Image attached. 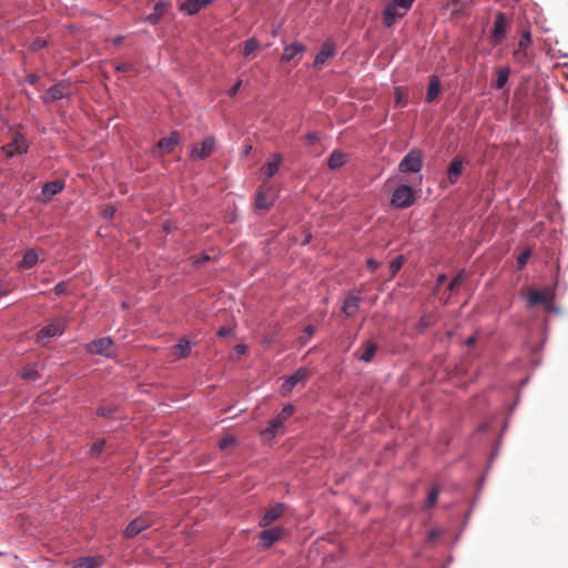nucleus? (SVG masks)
Listing matches in <instances>:
<instances>
[{
	"mask_svg": "<svg viewBox=\"0 0 568 568\" xmlns=\"http://www.w3.org/2000/svg\"><path fill=\"white\" fill-rule=\"evenodd\" d=\"M315 333V328L314 326L312 325H307L304 329H303V333L302 335L298 337L297 342L301 346H305L311 337L314 335Z\"/></svg>",
	"mask_w": 568,
	"mask_h": 568,
	"instance_id": "473e14b6",
	"label": "nucleus"
},
{
	"mask_svg": "<svg viewBox=\"0 0 568 568\" xmlns=\"http://www.w3.org/2000/svg\"><path fill=\"white\" fill-rule=\"evenodd\" d=\"M532 43L531 34L529 31L524 32L521 39L518 43V49L520 51H526L527 48Z\"/></svg>",
	"mask_w": 568,
	"mask_h": 568,
	"instance_id": "c9c22d12",
	"label": "nucleus"
},
{
	"mask_svg": "<svg viewBox=\"0 0 568 568\" xmlns=\"http://www.w3.org/2000/svg\"><path fill=\"white\" fill-rule=\"evenodd\" d=\"M271 202L266 200L264 192H258L255 199V206L257 209H267L271 206Z\"/></svg>",
	"mask_w": 568,
	"mask_h": 568,
	"instance_id": "e433bc0d",
	"label": "nucleus"
},
{
	"mask_svg": "<svg viewBox=\"0 0 568 568\" xmlns=\"http://www.w3.org/2000/svg\"><path fill=\"white\" fill-rule=\"evenodd\" d=\"M311 375V372L307 367H300L292 375L287 376L281 385V393L283 396H286L292 393L294 387L301 383L306 381Z\"/></svg>",
	"mask_w": 568,
	"mask_h": 568,
	"instance_id": "423d86ee",
	"label": "nucleus"
},
{
	"mask_svg": "<svg viewBox=\"0 0 568 568\" xmlns=\"http://www.w3.org/2000/svg\"><path fill=\"white\" fill-rule=\"evenodd\" d=\"M173 355L178 358H185L190 355L191 343L187 339L181 338L172 348Z\"/></svg>",
	"mask_w": 568,
	"mask_h": 568,
	"instance_id": "bb28decb",
	"label": "nucleus"
},
{
	"mask_svg": "<svg viewBox=\"0 0 568 568\" xmlns=\"http://www.w3.org/2000/svg\"><path fill=\"white\" fill-rule=\"evenodd\" d=\"M65 184L61 180L50 181L43 184L41 189V201L49 202L54 195L59 194Z\"/></svg>",
	"mask_w": 568,
	"mask_h": 568,
	"instance_id": "ddd939ff",
	"label": "nucleus"
},
{
	"mask_svg": "<svg viewBox=\"0 0 568 568\" xmlns=\"http://www.w3.org/2000/svg\"><path fill=\"white\" fill-rule=\"evenodd\" d=\"M215 149V139L214 136H206L201 145H193L192 149H191V156L195 158V159H199V160H203L205 158H207L209 155H211V153L214 151Z\"/></svg>",
	"mask_w": 568,
	"mask_h": 568,
	"instance_id": "9b49d317",
	"label": "nucleus"
},
{
	"mask_svg": "<svg viewBox=\"0 0 568 568\" xmlns=\"http://www.w3.org/2000/svg\"><path fill=\"white\" fill-rule=\"evenodd\" d=\"M103 562L102 556H85L75 560L72 568H99Z\"/></svg>",
	"mask_w": 568,
	"mask_h": 568,
	"instance_id": "aec40b11",
	"label": "nucleus"
},
{
	"mask_svg": "<svg viewBox=\"0 0 568 568\" xmlns=\"http://www.w3.org/2000/svg\"><path fill=\"white\" fill-rule=\"evenodd\" d=\"M285 511V504L277 503L274 507L266 510L265 514L262 516V518L258 521L260 527H267L273 521L278 519Z\"/></svg>",
	"mask_w": 568,
	"mask_h": 568,
	"instance_id": "2eb2a0df",
	"label": "nucleus"
},
{
	"mask_svg": "<svg viewBox=\"0 0 568 568\" xmlns=\"http://www.w3.org/2000/svg\"><path fill=\"white\" fill-rule=\"evenodd\" d=\"M476 342V335H470L468 338H466L465 344L467 346L473 345Z\"/></svg>",
	"mask_w": 568,
	"mask_h": 568,
	"instance_id": "13d9d810",
	"label": "nucleus"
},
{
	"mask_svg": "<svg viewBox=\"0 0 568 568\" xmlns=\"http://www.w3.org/2000/svg\"><path fill=\"white\" fill-rule=\"evenodd\" d=\"M113 345V341L111 337H101L93 339L87 345V351L90 354L101 355L105 357H111L110 349Z\"/></svg>",
	"mask_w": 568,
	"mask_h": 568,
	"instance_id": "6e6552de",
	"label": "nucleus"
},
{
	"mask_svg": "<svg viewBox=\"0 0 568 568\" xmlns=\"http://www.w3.org/2000/svg\"><path fill=\"white\" fill-rule=\"evenodd\" d=\"M210 260V257L207 255H203L201 258H199L197 261H195L196 264H204L206 263L207 261Z\"/></svg>",
	"mask_w": 568,
	"mask_h": 568,
	"instance_id": "052dcab7",
	"label": "nucleus"
},
{
	"mask_svg": "<svg viewBox=\"0 0 568 568\" xmlns=\"http://www.w3.org/2000/svg\"><path fill=\"white\" fill-rule=\"evenodd\" d=\"M404 264V256L398 255L389 263V273L390 276H394L403 266Z\"/></svg>",
	"mask_w": 568,
	"mask_h": 568,
	"instance_id": "f704fd0d",
	"label": "nucleus"
},
{
	"mask_svg": "<svg viewBox=\"0 0 568 568\" xmlns=\"http://www.w3.org/2000/svg\"><path fill=\"white\" fill-rule=\"evenodd\" d=\"M232 333H233L232 328H230L227 326H222L216 332L219 337H227V336L232 335Z\"/></svg>",
	"mask_w": 568,
	"mask_h": 568,
	"instance_id": "a18cd8bd",
	"label": "nucleus"
},
{
	"mask_svg": "<svg viewBox=\"0 0 568 568\" xmlns=\"http://www.w3.org/2000/svg\"><path fill=\"white\" fill-rule=\"evenodd\" d=\"M39 75L34 74V73H31V74H28L27 75V81L30 83V84H37L39 82Z\"/></svg>",
	"mask_w": 568,
	"mask_h": 568,
	"instance_id": "5fc2aeb1",
	"label": "nucleus"
},
{
	"mask_svg": "<svg viewBox=\"0 0 568 568\" xmlns=\"http://www.w3.org/2000/svg\"><path fill=\"white\" fill-rule=\"evenodd\" d=\"M20 376L23 379H28V381H37L41 377L36 365H29V366L24 367L21 371Z\"/></svg>",
	"mask_w": 568,
	"mask_h": 568,
	"instance_id": "c756f323",
	"label": "nucleus"
},
{
	"mask_svg": "<svg viewBox=\"0 0 568 568\" xmlns=\"http://www.w3.org/2000/svg\"><path fill=\"white\" fill-rule=\"evenodd\" d=\"M283 529L280 527H274L270 529H265L260 534V546L262 548H270L273 544H275L282 537Z\"/></svg>",
	"mask_w": 568,
	"mask_h": 568,
	"instance_id": "4468645a",
	"label": "nucleus"
},
{
	"mask_svg": "<svg viewBox=\"0 0 568 568\" xmlns=\"http://www.w3.org/2000/svg\"><path fill=\"white\" fill-rule=\"evenodd\" d=\"M1 151L4 152L8 158H12L14 155L27 153L28 144L22 135L17 134L10 143L1 148Z\"/></svg>",
	"mask_w": 568,
	"mask_h": 568,
	"instance_id": "9d476101",
	"label": "nucleus"
},
{
	"mask_svg": "<svg viewBox=\"0 0 568 568\" xmlns=\"http://www.w3.org/2000/svg\"><path fill=\"white\" fill-rule=\"evenodd\" d=\"M121 40H122V38H120V37H119V38H116V39H115V43H120V42H121Z\"/></svg>",
	"mask_w": 568,
	"mask_h": 568,
	"instance_id": "0e129e2a",
	"label": "nucleus"
},
{
	"mask_svg": "<svg viewBox=\"0 0 568 568\" xmlns=\"http://www.w3.org/2000/svg\"><path fill=\"white\" fill-rule=\"evenodd\" d=\"M463 172V162L462 160L455 158L449 166H448V171H447V179L449 181L450 184H455L459 178V175L462 174Z\"/></svg>",
	"mask_w": 568,
	"mask_h": 568,
	"instance_id": "5701e85b",
	"label": "nucleus"
},
{
	"mask_svg": "<svg viewBox=\"0 0 568 568\" xmlns=\"http://www.w3.org/2000/svg\"><path fill=\"white\" fill-rule=\"evenodd\" d=\"M460 0H450L452 3L456 4L458 3Z\"/></svg>",
	"mask_w": 568,
	"mask_h": 568,
	"instance_id": "69168bd1",
	"label": "nucleus"
},
{
	"mask_svg": "<svg viewBox=\"0 0 568 568\" xmlns=\"http://www.w3.org/2000/svg\"><path fill=\"white\" fill-rule=\"evenodd\" d=\"M47 45V41L42 38H37L30 44V50L36 52L40 49H43Z\"/></svg>",
	"mask_w": 568,
	"mask_h": 568,
	"instance_id": "37998d69",
	"label": "nucleus"
},
{
	"mask_svg": "<svg viewBox=\"0 0 568 568\" xmlns=\"http://www.w3.org/2000/svg\"><path fill=\"white\" fill-rule=\"evenodd\" d=\"M306 139L311 142V143H315L320 140V136L316 132H308L306 134Z\"/></svg>",
	"mask_w": 568,
	"mask_h": 568,
	"instance_id": "864d4df0",
	"label": "nucleus"
},
{
	"mask_svg": "<svg viewBox=\"0 0 568 568\" xmlns=\"http://www.w3.org/2000/svg\"><path fill=\"white\" fill-rule=\"evenodd\" d=\"M213 0H185L180 6V11L186 16L199 13L203 7L211 4Z\"/></svg>",
	"mask_w": 568,
	"mask_h": 568,
	"instance_id": "dca6fc26",
	"label": "nucleus"
},
{
	"mask_svg": "<svg viewBox=\"0 0 568 568\" xmlns=\"http://www.w3.org/2000/svg\"><path fill=\"white\" fill-rule=\"evenodd\" d=\"M245 351H246V347H245V345H243V344H239V345H236V346H235V352H236L237 354H244V353H245Z\"/></svg>",
	"mask_w": 568,
	"mask_h": 568,
	"instance_id": "4d7b16f0",
	"label": "nucleus"
},
{
	"mask_svg": "<svg viewBox=\"0 0 568 568\" xmlns=\"http://www.w3.org/2000/svg\"><path fill=\"white\" fill-rule=\"evenodd\" d=\"M509 74H510L509 68H503L498 71L497 79H496V88L497 89H503L506 85V83L509 79Z\"/></svg>",
	"mask_w": 568,
	"mask_h": 568,
	"instance_id": "2f4dec72",
	"label": "nucleus"
},
{
	"mask_svg": "<svg viewBox=\"0 0 568 568\" xmlns=\"http://www.w3.org/2000/svg\"><path fill=\"white\" fill-rule=\"evenodd\" d=\"M67 328V324L62 318H55L53 322L44 325L37 334V342L43 344L44 339L54 336H61Z\"/></svg>",
	"mask_w": 568,
	"mask_h": 568,
	"instance_id": "39448f33",
	"label": "nucleus"
},
{
	"mask_svg": "<svg viewBox=\"0 0 568 568\" xmlns=\"http://www.w3.org/2000/svg\"><path fill=\"white\" fill-rule=\"evenodd\" d=\"M65 292H67V284H65V282L61 281L58 284H55V286H54L55 295H61V294H64Z\"/></svg>",
	"mask_w": 568,
	"mask_h": 568,
	"instance_id": "de8ad7c7",
	"label": "nucleus"
},
{
	"mask_svg": "<svg viewBox=\"0 0 568 568\" xmlns=\"http://www.w3.org/2000/svg\"><path fill=\"white\" fill-rule=\"evenodd\" d=\"M181 136L178 131H172L168 138L161 139L154 149V156L169 154L180 143Z\"/></svg>",
	"mask_w": 568,
	"mask_h": 568,
	"instance_id": "0eeeda50",
	"label": "nucleus"
},
{
	"mask_svg": "<svg viewBox=\"0 0 568 568\" xmlns=\"http://www.w3.org/2000/svg\"><path fill=\"white\" fill-rule=\"evenodd\" d=\"M527 378L521 382V386L526 385Z\"/></svg>",
	"mask_w": 568,
	"mask_h": 568,
	"instance_id": "338daca9",
	"label": "nucleus"
},
{
	"mask_svg": "<svg viewBox=\"0 0 568 568\" xmlns=\"http://www.w3.org/2000/svg\"><path fill=\"white\" fill-rule=\"evenodd\" d=\"M335 52H336L335 44L332 41L324 42L323 45L321 47L320 51L315 55V59L313 62L314 68H316V69L322 68L328 59H331L335 55Z\"/></svg>",
	"mask_w": 568,
	"mask_h": 568,
	"instance_id": "f8f14e48",
	"label": "nucleus"
},
{
	"mask_svg": "<svg viewBox=\"0 0 568 568\" xmlns=\"http://www.w3.org/2000/svg\"><path fill=\"white\" fill-rule=\"evenodd\" d=\"M233 443V438L232 437H224L220 440L219 443V447L221 449H225L227 448L231 444Z\"/></svg>",
	"mask_w": 568,
	"mask_h": 568,
	"instance_id": "8fccbe9b",
	"label": "nucleus"
},
{
	"mask_svg": "<svg viewBox=\"0 0 568 568\" xmlns=\"http://www.w3.org/2000/svg\"><path fill=\"white\" fill-rule=\"evenodd\" d=\"M359 296L351 294L343 301L342 312L348 317L354 316L359 310Z\"/></svg>",
	"mask_w": 568,
	"mask_h": 568,
	"instance_id": "412c9836",
	"label": "nucleus"
},
{
	"mask_svg": "<svg viewBox=\"0 0 568 568\" xmlns=\"http://www.w3.org/2000/svg\"><path fill=\"white\" fill-rule=\"evenodd\" d=\"M105 446V442L104 440H97L92 447H91V455L92 456H98L104 448Z\"/></svg>",
	"mask_w": 568,
	"mask_h": 568,
	"instance_id": "c03bdc74",
	"label": "nucleus"
},
{
	"mask_svg": "<svg viewBox=\"0 0 568 568\" xmlns=\"http://www.w3.org/2000/svg\"><path fill=\"white\" fill-rule=\"evenodd\" d=\"M282 417L275 416L266 428L261 432V437L264 440H272L277 435L278 429L284 425Z\"/></svg>",
	"mask_w": 568,
	"mask_h": 568,
	"instance_id": "6ab92c4d",
	"label": "nucleus"
},
{
	"mask_svg": "<svg viewBox=\"0 0 568 568\" xmlns=\"http://www.w3.org/2000/svg\"><path fill=\"white\" fill-rule=\"evenodd\" d=\"M415 0H390L383 11V23L392 28L398 19H402L410 10Z\"/></svg>",
	"mask_w": 568,
	"mask_h": 568,
	"instance_id": "f257e3e1",
	"label": "nucleus"
},
{
	"mask_svg": "<svg viewBox=\"0 0 568 568\" xmlns=\"http://www.w3.org/2000/svg\"><path fill=\"white\" fill-rule=\"evenodd\" d=\"M67 97V93L64 91V87L63 84H54L52 87H50L44 97H43V101L44 102H49V101H57V100H61L63 98Z\"/></svg>",
	"mask_w": 568,
	"mask_h": 568,
	"instance_id": "4be33fe9",
	"label": "nucleus"
},
{
	"mask_svg": "<svg viewBox=\"0 0 568 568\" xmlns=\"http://www.w3.org/2000/svg\"><path fill=\"white\" fill-rule=\"evenodd\" d=\"M507 33V19L504 12H498L494 21L491 42L494 45L500 44Z\"/></svg>",
	"mask_w": 568,
	"mask_h": 568,
	"instance_id": "1a4fd4ad",
	"label": "nucleus"
},
{
	"mask_svg": "<svg viewBox=\"0 0 568 568\" xmlns=\"http://www.w3.org/2000/svg\"><path fill=\"white\" fill-rule=\"evenodd\" d=\"M169 6V1L160 0L154 4L153 12L145 17V21L152 26L159 23L161 18L164 16L166 8Z\"/></svg>",
	"mask_w": 568,
	"mask_h": 568,
	"instance_id": "a211bd4d",
	"label": "nucleus"
},
{
	"mask_svg": "<svg viewBox=\"0 0 568 568\" xmlns=\"http://www.w3.org/2000/svg\"><path fill=\"white\" fill-rule=\"evenodd\" d=\"M416 196L412 186L399 184L393 192L390 205L396 209H408L415 203Z\"/></svg>",
	"mask_w": 568,
	"mask_h": 568,
	"instance_id": "f03ea898",
	"label": "nucleus"
},
{
	"mask_svg": "<svg viewBox=\"0 0 568 568\" xmlns=\"http://www.w3.org/2000/svg\"><path fill=\"white\" fill-rule=\"evenodd\" d=\"M554 300V291L549 287L544 290H535L528 293L527 303L528 306H535L537 304H542L549 311H555L552 305Z\"/></svg>",
	"mask_w": 568,
	"mask_h": 568,
	"instance_id": "20e7f679",
	"label": "nucleus"
},
{
	"mask_svg": "<svg viewBox=\"0 0 568 568\" xmlns=\"http://www.w3.org/2000/svg\"><path fill=\"white\" fill-rule=\"evenodd\" d=\"M304 51L305 45L300 42H293L284 48L281 59L283 61H291L296 54Z\"/></svg>",
	"mask_w": 568,
	"mask_h": 568,
	"instance_id": "b1692460",
	"label": "nucleus"
},
{
	"mask_svg": "<svg viewBox=\"0 0 568 568\" xmlns=\"http://www.w3.org/2000/svg\"><path fill=\"white\" fill-rule=\"evenodd\" d=\"M149 527V520L144 518H135L128 524V526L124 529V535L128 538H133Z\"/></svg>",
	"mask_w": 568,
	"mask_h": 568,
	"instance_id": "f3484780",
	"label": "nucleus"
},
{
	"mask_svg": "<svg viewBox=\"0 0 568 568\" xmlns=\"http://www.w3.org/2000/svg\"><path fill=\"white\" fill-rule=\"evenodd\" d=\"M131 69H132V64L129 62H123L115 67V70L121 71V72L130 71Z\"/></svg>",
	"mask_w": 568,
	"mask_h": 568,
	"instance_id": "3c124183",
	"label": "nucleus"
},
{
	"mask_svg": "<svg viewBox=\"0 0 568 568\" xmlns=\"http://www.w3.org/2000/svg\"><path fill=\"white\" fill-rule=\"evenodd\" d=\"M439 534H440V532H439V530H437V529H432V530L428 532V535H427V539H428L429 541H434V540L439 536Z\"/></svg>",
	"mask_w": 568,
	"mask_h": 568,
	"instance_id": "6e6d98bb",
	"label": "nucleus"
},
{
	"mask_svg": "<svg viewBox=\"0 0 568 568\" xmlns=\"http://www.w3.org/2000/svg\"><path fill=\"white\" fill-rule=\"evenodd\" d=\"M8 294H9V291L7 288L0 286V296H6Z\"/></svg>",
	"mask_w": 568,
	"mask_h": 568,
	"instance_id": "680f3d73",
	"label": "nucleus"
},
{
	"mask_svg": "<svg viewBox=\"0 0 568 568\" xmlns=\"http://www.w3.org/2000/svg\"><path fill=\"white\" fill-rule=\"evenodd\" d=\"M346 163V155L339 150H334L327 160V166L331 170H336L342 168Z\"/></svg>",
	"mask_w": 568,
	"mask_h": 568,
	"instance_id": "a878e982",
	"label": "nucleus"
},
{
	"mask_svg": "<svg viewBox=\"0 0 568 568\" xmlns=\"http://www.w3.org/2000/svg\"><path fill=\"white\" fill-rule=\"evenodd\" d=\"M281 163H282V155L280 153H274L272 155V161H270L265 165L266 176H268V178L274 176L277 173Z\"/></svg>",
	"mask_w": 568,
	"mask_h": 568,
	"instance_id": "cd10ccee",
	"label": "nucleus"
},
{
	"mask_svg": "<svg viewBox=\"0 0 568 568\" xmlns=\"http://www.w3.org/2000/svg\"><path fill=\"white\" fill-rule=\"evenodd\" d=\"M423 169V155L417 149L410 150L399 162L402 173H418Z\"/></svg>",
	"mask_w": 568,
	"mask_h": 568,
	"instance_id": "7ed1b4c3",
	"label": "nucleus"
},
{
	"mask_svg": "<svg viewBox=\"0 0 568 568\" xmlns=\"http://www.w3.org/2000/svg\"><path fill=\"white\" fill-rule=\"evenodd\" d=\"M366 265L371 271H375L379 266V263L376 262L374 258H368L366 261Z\"/></svg>",
	"mask_w": 568,
	"mask_h": 568,
	"instance_id": "603ef678",
	"label": "nucleus"
},
{
	"mask_svg": "<svg viewBox=\"0 0 568 568\" xmlns=\"http://www.w3.org/2000/svg\"><path fill=\"white\" fill-rule=\"evenodd\" d=\"M38 262V254L33 250H28L22 257L21 265L26 268H31Z\"/></svg>",
	"mask_w": 568,
	"mask_h": 568,
	"instance_id": "c85d7f7f",
	"label": "nucleus"
},
{
	"mask_svg": "<svg viewBox=\"0 0 568 568\" xmlns=\"http://www.w3.org/2000/svg\"><path fill=\"white\" fill-rule=\"evenodd\" d=\"M465 278V270H460L458 274L449 282L448 290L453 292Z\"/></svg>",
	"mask_w": 568,
	"mask_h": 568,
	"instance_id": "4c0bfd02",
	"label": "nucleus"
},
{
	"mask_svg": "<svg viewBox=\"0 0 568 568\" xmlns=\"http://www.w3.org/2000/svg\"><path fill=\"white\" fill-rule=\"evenodd\" d=\"M445 281H446V275H445V274H439V275L437 276V278H436V283H437L438 285L444 284V282H445Z\"/></svg>",
	"mask_w": 568,
	"mask_h": 568,
	"instance_id": "bf43d9fd",
	"label": "nucleus"
},
{
	"mask_svg": "<svg viewBox=\"0 0 568 568\" xmlns=\"http://www.w3.org/2000/svg\"><path fill=\"white\" fill-rule=\"evenodd\" d=\"M529 256H530V252H529V251H525V252H523V253L518 256L517 262H518V264H519V266H520V267H521V266H524V265H526V263H527V261H528Z\"/></svg>",
	"mask_w": 568,
	"mask_h": 568,
	"instance_id": "49530a36",
	"label": "nucleus"
},
{
	"mask_svg": "<svg viewBox=\"0 0 568 568\" xmlns=\"http://www.w3.org/2000/svg\"><path fill=\"white\" fill-rule=\"evenodd\" d=\"M242 85V81L241 80H237L229 90V95L230 97H235L240 90Z\"/></svg>",
	"mask_w": 568,
	"mask_h": 568,
	"instance_id": "09e8293b",
	"label": "nucleus"
},
{
	"mask_svg": "<svg viewBox=\"0 0 568 568\" xmlns=\"http://www.w3.org/2000/svg\"><path fill=\"white\" fill-rule=\"evenodd\" d=\"M437 498H438V489L436 488H432L428 494H427V498H426V503H425V506L426 507H432L436 504L437 501Z\"/></svg>",
	"mask_w": 568,
	"mask_h": 568,
	"instance_id": "58836bf2",
	"label": "nucleus"
},
{
	"mask_svg": "<svg viewBox=\"0 0 568 568\" xmlns=\"http://www.w3.org/2000/svg\"><path fill=\"white\" fill-rule=\"evenodd\" d=\"M376 351H377V344L376 343H369V344L366 345L365 351L358 357V359L362 361V362H365V363H369L373 359Z\"/></svg>",
	"mask_w": 568,
	"mask_h": 568,
	"instance_id": "7c9ffc66",
	"label": "nucleus"
},
{
	"mask_svg": "<svg viewBox=\"0 0 568 568\" xmlns=\"http://www.w3.org/2000/svg\"><path fill=\"white\" fill-rule=\"evenodd\" d=\"M258 41L256 38H250L244 42L243 54L248 57L253 51L258 48Z\"/></svg>",
	"mask_w": 568,
	"mask_h": 568,
	"instance_id": "72a5a7b5",
	"label": "nucleus"
},
{
	"mask_svg": "<svg viewBox=\"0 0 568 568\" xmlns=\"http://www.w3.org/2000/svg\"><path fill=\"white\" fill-rule=\"evenodd\" d=\"M115 412V407L113 405H106L99 407L97 409V415L101 417L111 416Z\"/></svg>",
	"mask_w": 568,
	"mask_h": 568,
	"instance_id": "ea45409f",
	"label": "nucleus"
},
{
	"mask_svg": "<svg viewBox=\"0 0 568 568\" xmlns=\"http://www.w3.org/2000/svg\"><path fill=\"white\" fill-rule=\"evenodd\" d=\"M432 317L429 315H423L417 322V329L423 331L432 325Z\"/></svg>",
	"mask_w": 568,
	"mask_h": 568,
	"instance_id": "a19ab883",
	"label": "nucleus"
},
{
	"mask_svg": "<svg viewBox=\"0 0 568 568\" xmlns=\"http://www.w3.org/2000/svg\"><path fill=\"white\" fill-rule=\"evenodd\" d=\"M440 91V81L438 77L432 75L429 78V84L426 94V102L432 103L436 100Z\"/></svg>",
	"mask_w": 568,
	"mask_h": 568,
	"instance_id": "393cba45",
	"label": "nucleus"
},
{
	"mask_svg": "<svg viewBox=\"0 0 568 568\" xmlns=\"http://www.w3.org/2000/svg\"><path fill=\"white\" fill-rule=\"evenodd\" d=\"M113 215V210H105L104 211V216L105 217H109V216H112Z\"/></svg>",
	"mask_w": 568,
	"mask_h": 568,
	"instance_id": "e2e57ef3",
	"label": "nucleus"
},
{
	"mask_svg": "<svg viewBox=\"0 0 568 568\" xmlns=\"http://www.w3.org/2000/svg\"><path fill=\"white\" fill-rule=\"evenodd\" d=\"M294 413V406L292 404H286L281 413L277 415L278 417H282L284 422Z\"/></svg>",
	"mask_w": 568,
	"mask_h": 568,
	"instance_id": "79ce46f5",
	"label": "nucleus"
}]
</instances>
